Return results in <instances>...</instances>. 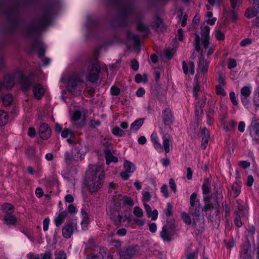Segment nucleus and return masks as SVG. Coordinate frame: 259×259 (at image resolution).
Returning a JSON list of instances; mask_svg holds the SVG:
<instances>
[{
  "mask_svg": "<svg viewBox=\"0 0 259 259\" xmlns=\"http://www.w3.org/2000/svg\"><path fill=\"white\" fill-rule=\"evenodd\" d=\"M64 160L66 163H71L74 160V156L72 153H70L68 151L64 153Z\"/></svg>",
  "mask_w": 259,
  "mask_h": 259,
  "instance_id": "48",
  "label": "nucleus"
},
{
  "mask_svg": "<svg viewBox=\"0 0 259 259\" xmlns=\"http://www.w3.org/2000/svg\"><path fill=\"white\" fill-rule=\"evenodd\" d=\"M84 147L80 143H75L72 149V153L73 154L74 160L78 161L83 158L86 152L84 150Z\"/></svg>",
  "mask_w": 259,
  "mask_h": 259,
  "instance_id": "11",
  "label": "nucleus"
},
{
  "mask_svg": "<svg viewBox=\"0 0 259 259\" xmlns=\"http://www.w3.org/2000/svg\"><path fill=\"white\" fill-rule=\"evenodd\" d=\"M113 135L118 137H123L125 135V133L124 131L120 129L118 126H115L112 129V131Z\"/></svg>",
  "mask_w": 259,
  "mask_h": 259,
  "instance_id": "46",
  "label": "nucleus"
},
{
  "mask_svg": "<svg viewBox=\"0 0 259 259\" xmlns=\"http://www.w3.org/2000/svg\"><path fill=\"white\" fill-rule=\"evenodd\" d=\"M202 44L205 41H209V34L210 28L207 25H205L201 28Z\"/></svg>",
  "mask_w": 259,
  "mask_h": 259,
  "instance_id": "29",
  "label": "nucleus"
},
{
  "mask_svg": "<svg viewBox=\"0 0 259 259\" xmlns=\"http://www.w3.org/2000/svg\"><path fill=\"white\" fill-rule=\"evenodd\" d=\"M160 133L162 135V145L159 142V139L157 134L156 132H153L151 135V140L153 144L155 149L161 152L163 148L166 153L170 151V146L171 145L172 142L170 139V135L167 133H164L162 127H160Z\"/></svg>",
  "mask_w": 259,
  "mask_h": 259,
  "instance_id": "5",
  "label": "nucleus"
},
{
  "mask_svg": "<svg viewBox=\"0 0 259 259\" xmlns=\"http://www.w3.org/2000/svg\"><path fill=\"white\" fill-rule=\"evenodd\" d=\"M86 259H112V257L107 249H103L97 254H92Z\"/></svg>",
  "mask_w": 259,
  "mask_h": 259,
  "instance_id": "20",
  "label": "nucleus"
},
{
  "mask_svg": "<svg viewBox=\"0 0 259 259\" xmlns=\"http://www.w3.org/2000/svg\"><path fill=\"white\" fill-rule=\"evenodd\" d=\"M68 215V213L66 211H62L58 216L55 219L54 222L56 226H60L64 221V219Z\"/></svg>",
  "mask_w": 259,
  "mask_h": 259,
  "instance_id": "32",
  "label": "nucleus"
},
{
  "mask_svg": "<svg viewBox=\"0 0 259 259\" xmlns=\"http://www.w3.org/2000/svg\"><path fill=\"white\" fill-rule=\"evenodd\" d=\"M99 74L97 73L92 72L90 71L88 73L87 77L89 81L92 82H96L99 79Z\"/></svg>",
  "mask_w": 259,
  "mask_h": 259,
  "instance_id": "42",
  "label": "nucleus"
},
{
  "mask_svg": "<svg viewBox=\"0 0 259 259\" xmlns=\"http://www.w3.org/2000/svg\"><path fill=\"white\" fill-rule=\"evenodd\" d=\"M241 184L239 182H235L233 184L231 189L229 191L230 196L233 198L237 197L241 192Z\"/></svg>",
  "mask_w": 259,
  "mask_h": 259,
  "instance_id": "24",
  "label": "nucleus"
},
{
  "mask_svg": "<svg viewBox=\"0 0 259 259\" xmlns=\"http://www.w3.org/2000/svg\"><path fill=\"white\" fill-rule=\"evenodd\" d=\"M110 218L117 227L120 226L121 224L125 221L122 215H120L118 212L111 214Z\"/></svg>",
  "mask_w": 259,
  "mask_h": 259,
  "instance_id": "30",
  "label": "nucleus"
},
{
  "mask_svg": "<svg viewBox=\"0 0 259 259\" xmlns=\"http://www.w3.org/2000/svg\"><path fill=\"white\" fill-rule=\"evenodd\" d=\"M91 69L92 70L91 71L92 72L97 73L99 74L101 70V67L98 63H93L91 65Z\"/></svg>",
  "mask_w": 259,
  "mask_h": 259,
  "instance_id": "56",
  "label": "nucleus"
},
{
  "mask_svg": "<svg viewBox=\"0 0 259 259\" xmlns=\"http://www.w3.org/2000/svg\"><path fill=\"white\" fill-rule=\"evenodd\" d=\"M2 100L5 105L9 106L13 101V97L11 94H7L3 96Z\"/></svg>",
  "mask_w": 259,
  "mask_h": 259,
  "instance_id": "44",
  "label": "nucleus"
},
{
  "mask_svg": "<svg viewBox=\"0 0 259 259\" xmlns=\"http://www.w3.org/2000/svg\"><path fill=\"white\" fill-rule=\"evenodd\" d=\"M82 81L80 74L77 72L73 73L70 76L68 81V90L75 96L78 95L80 94L81 90L77 89V84L79 82Z\"/></svg>",
  "mask_w": 259,
  "mask_h": 259,
  "instance_id": "7",
  "label": "nucleus"
},
{
  "mask_svg": "<svg viewBox=\"0 0 259 259\" xmlns=\"http://www.w3.org/2000/svg\"><path fill=\"white\" fill-rule=\"evenodd\" d=\"M206 101L205 97L197 102L195 106V115L197 116L201 115L203 113V108L204 106Z\"/></svg>",
  "mask_w": 259,
  "mask_h": 259,
  "instance_id": "28",
  "label": "nucleus"
},
{
  "mask_svg": "<svg viewBox=\"0 0 259 259\" xmlns=\"http://www.w3.org/2000/svg\"><path fill=\"white\" fill-rule=\"evenodd\" d=\"M73 225L69 223L66 224L62 228L63 236L66 238H70L73 232Z\"/></svg>",
  "mask_w": 259,
  "mask_h": 259,
  "instance_id": "26",
  "label": "nucleus"
},
{
  "mask_svg": "<svg viewBox=\"0 0 259 259\" xmlns=\"http://www.w3.org/2000/svg\"><path fill=\"white\" fill-rule=\"evenodd\" d=\"M200 38L199 35H195V50L197 52H199L200 50Z\"/></svg>",
  "mask_w": 259,
  "mask_h": 259,
  "instance_id": "57",
  "label": "nucleus"
},
{
  "mask_svg": "<svg viewBox=\"0 0 259 259\" xmlns=\"http://www.w3.org/2000/svg\"><path fill=\"white\" fill-rule=\"evenodd\" d=\"M229 97L230 100L234 105L237 106L238 105V102L236 98L235 94L234 92L230 93Z\"/></svg>",
  "mask_w": 259,
  "mask_h": 259,
  "instance_id": "60",
  "label": "nucleus"
},
{
  "mask_svg": "<svg viewBox=\"0 0 259 259\" xmlns=\"http://www.w3.org/2000/svg\"><path fill=\"white\" fill-rule=\"evenodd\" d=\"M204 205L202 208L203 211H207L209 210L217 208L219 206L218 196L215 193L211 194V196H205L203 198Z\"/></svg>",
  "mask_w": 259,
  "mask_h": 259,
  "instance_id": "9",
  "label": "nucleus"
},
{
  "mask_svg": "<svg viewBox=\"0 0 259 259\" xmlns=\"http://www.w3.org/2000/svg\"><path fill=\"white\" fill-rule=\"evenodd\" d=\"M73 135V132L68 128H65L61 132V136L63 138H66L69 137V135L72 136Z\"/></svg>",
  "mask_w": 259,
  "mask_h": 259,
  "instance_id": "59",
  "label": "nucleus"
},
{
  "mask_svg": "<svg viewBox=\"0 0 259 259\" xmlns=\"http://www.w3.org/2000/svg\"><path fill=\"white\" fill-rule=\"evenodd\" d=\"M237 66L236 61L234 59L230 58L228 60V68L229 69H232L236 67Z\"/></svg>",
  "mask_w": 259,
  "mask_h": 259,
  "instance_id": "58",
  "label": "nucleus"
},
{
  "mask_svg": "<svg viewBox=\"0 0 259 259\" xmlns=\"http://www.w3.org/2000/svg\"><path fill=\"white\" fill-rule=\"evenodd\" d=\"M131 67L134 71L138 70L139 67L138 61L136 59L132 60L131 61Z\"/></svg>",
  "mask_w": 259,
  "mask_h": 259,
  "instance_id": "64",
  "label": "nucleus"
},
{
  "mask_svg": "<svg viewBox=\"0 0 259 259\" xmlns=\"http://www.w3.org/2000/svg\"><path fill=\"white\" fill-rule=\"evenodd\" d=\"M162 118L164 125L170 126L175 121V117L169 108H166L162 111Z\"/></svg>",
  "mask_w": 259,
  "mask_h": 259,
  "instance_id": "13",
  "label": "nucleus"
},
{
  "mask_svg": "<svg viewBox=\"0 0 259 259\" xmlns=\"http://www.w3.org/2000/svg\"><path fill=\"white\" fill-rule=\"evenodd\" d=\"M32 91L35 98L38 100L42 98L45 92L42 85L39 83H36L33 85Z\"/></svg>",
  "mask_w": 259,
  "mask_h": 259,
  "instance_id": "21",
  "label": "nucleus"
},
{
  "mask_svg": "<svg viewBox=\"0 0 259 259\" xmlns=\"http://www.w3.org/2000/svg\"><path fill=\"white\" fill-rule=\"evenodd\" d=\"M202 193L204 195L208 194L210 192V182L207 179H204L202 186Z\"/></svg>",
  "mask_w": 259,
  "mask_h": 259,
  "instance_id": "35",
  "label": "nucleus"
},
{
  "mask_svg": "<svg viewBox=\"0 0 259 259\" xmlns=\"http://www.w3.org/2000/svg\"><path fill=\"white\" fill-rule=\"evenodd\" d=\"M255 119H252L250 125V135L252 140L257 143L259 141V123L255 122Z\"/></svg>",
  "mask_w": 259,
  "mask_h": 259,
  "instance_id": "16",
  "label": "nucleus"
},
{
  "mask_svg": "<svg viewBox=\"0 0 259 259\" xmlns=\"http://www.w3.org/2000/svg\"><path fill=\"white\" fill-rule=\"evenodd\" d=\"M18 78L21 81L22 88L24 92L28 91L34 82V77L32 75L25 76L21 70H17L14 74H8L4 79L3 86L7 89L12 88L15 83V78Z\"/></svg>",
  "mask_w": 259,
  "mask_h": 259,
  "instance_id": "4",
  "label": "nucleus"
},
{
  "mask_svg": "<svg viewBox=\"0 0 259 259\" xmlns=\"http://www.w3.org/2000/svg\"><path fill=\"white\" fill-rule=\"evenodd\" d=\"M135 21L137 24V30L141 32L144 36H148L150 33V30L148 27L143 22L141 17L136 16Z\"/></svg>",
  "mask_w": 259,
  "mask_h": 259,
  "instance_id": "15",
  "label": "nucleus"
},
{
  "mask_svg": "<svg viewBox=\"0 0 259 259\" xmlns=\"http://www.w3.org/2000/svg\"><path fill=\"white\" fill-rule=\"evenodd\" d=\"M106 5L118 9L124 17L132 13L133 11L132 0H110Z\"/></svg>",
  "mask_w": 259,
  "mask_h": 259,
  "instance_id": "6",
  "label": "nucleus"
},
{
  "mask_svg": "<svg viewBox=\"0 0 259 259\" xmlns=\"http://www.w3.org/2000/svg\"><path fill=\"white\" fill-rule=\"evenodd\" d=\"M234 213L236 214V217L234 219L235 225L238 227H240L242 225L240 216L242 213H239V212L236 210L234 211Z\"/></svg>",
  "mask_w": 259,
  "mask_h": 259,
  "instance_id": "47",
  "label": "nucleus"
},
{
  "mask_svg": "<svg viewBox=\"0 0 259 259\" xmlns=\"http://www.w3.org/2000/svg\"><path fill=\"white\" fill-rule=\"evenodd\" d=\"M201 135L202 137L201 148L205 149L210 139L209 132L206 128H203L201 132Z\"/></svg>",
  "mask_w": 259,
  "mask_h": 259,
  "instance_id": "23",
  "label": "nucleus"
},
{
  "mask_svg": "<svg viewBox=\"0 0 259 259\" xmlns=\"http://www.w3.org/2000/svg\"><path fill=\"white\" fill-rule=\"evenodd\" d=\"M39 133L41 139L47 140L51 137V130L48 124L44 123L39 127Z\"/></svg>",
  "mask_w": 259,
  "mask_h": 259,
  "instance_id": "18",
  "label": "nucleus"
},
{
  "mask_svg": "<svg viewBox=\"0 0 259 259\" xmlns=\"http://www.w3.org/2000/svg\"><path fill=\"white\" fill-rule=\"evenodd\" d=\"M215 103L214 102H211L209 104L208 109L206 112V115H210L212 116H214L215 113Z\"/></svg>",
  "mask_w": 259,
  "mask_h": 259,
  "instance_id": "53",
  "label": "nucleus"
},
{
  "mask_svg": "<svg viewBox=\"0 0 259 259\" xmlns=\"http://www.w3.org/2000/svg\"><path fill=\"white\" fill-rule=\"evenodd\" d=\"M2 209L6 214H12L14 211V207L10 203H5L2 206Z\"/></svg>",
  "mask_w": 259,
  "mask_h": 259,
  "instance_id": "43",
  "label": "nucleus"
},
{
  "mask_svg": "<svg viewBox=\"0 0 259 259\" xmlns=\"http://www.w3.org/2000/svg\"><path fill=\"white\" fill-rule=\"evenodd\" d=\"M173 206L170 203H167L166 208L164 210V213L167 217H169L172 214Z\"/></svg>",
  "mask_w": 259,
  "mask_h": 259,
  "instance_id": "50",
  "label": "nucleus"
},
{
  "mask_svg": "<svg viewBox=\"0 0 259 259\" xmlns=\"http://www.w3.org/2000/svg\"><path fill=\"white\" fill-rule=\"evenodd\" d=\"M133 213L135 216L139 218H142L143 216V211L142 209L138 206L134 207Z\"/></svg>",
  "mask_w": 259,
  "mask_h": 259,
  "instance_id": "54",
  "label": "nucleus"
},
{
  "mask_svg": "<svg viewBox=\"0 0 259 259\" xmlns=\"http://www.w3.org/2000/svg\"><path fill=\"white\" fill-rule=\"evenodd\" d=\"M27 257L28 259H53L52 253L50 251H46L40 254L29 253L27 254Z\"/></svg>",
  "mask_w": 259,
  "mask_h": 259,
  "instance_id": "19",
  "label": "nucleus"
},
{
  "mask_svg": "<svg viewBox=\"0 0 259 259\" xmlns=\"http://www.w3.org/2000/svg\"><path fill=\"white\" fill-rule=\"evenodd\" d=\"M144 123V119L140 118L136 120L131 125V131H137L143 125Z\"/></svg>",
  "mask_w": 259,
  "mask_h": 259,
  "instance_id": "38",
  "label": "nucleus"
},
{
  "mask_svg": "<svg viewBox=\"0 0 259 259\" xmlns=\"http://www.w3.org/2000/svg\"><path fill=\"white\" fill-rule=\"evenodd\" d=\"M81 116V113L80 111L76 110L75 111L72 117V119L73 121H78Z\"/></svg>",
  "mask_w": 259,
  "mask_h": 259,
  "instance_id": "61",
  "label": "nucleus"
},
{
  "mask_svg": "<svg viewBox=\"0 0 259 259\" xmlns=\"http://www.w3.org/2000/svg\"><path fill=\"white\" fill-rule=\"evenodd\" d=\"M216 94L218 95H222L223 96L226 95V92L220 84H218L216 86Z\"/></svg>",
  "mask_w": 259,
  "mask_h": 259,
  "instance_id": "55",
  "label": "nucleus"
},
{
  "mask_svg": "<svg viewBox=\"0 0 259 259\" xmlns=\"http://www.w3.org/2000/svg\"><path fill=\"white\" fill-rule=\"evenodd\" d=\"M197 194L195 192L193 193L190 196V207L200 206V201L197 198Z\"/></svg>",
  "mask_w": 259,
  "mask_h": 259,
  "instance_id": "37",
  "label": "nucleus"
},
{
  "mask_svg": "<svg viewBox=\"0 0 259 259\" xmlns=\"http://www.w3.org/2000/svg\"><path fill=\"white\" fill-rule=\"evenodd\" d=\"M137 252L136 246H130L124 248L120 253V256L123 259H130Z\"/></svg>",
  "mask_w": 259,
  "mask_h": 259,
  "instance_id": "17",
  "label": "nucleus"
},
{
  "mask_svg": "<svg viewBox=\"0 0 259 259\" xmlns=\"http://www.w3.org/2000/svg\"><path fill=\"white\" fill-rule=\"evenodd\" d=\"M201 207L200 206L190 207L189 213L194 217L196 219L198 218L200 216Z\"/></svg>",
  "mask_w": 259,
  "mask_h": 259,
  "instance_id": "39",
  "label": "nucleus"
},
{
  "mask_svg": "<svg viewBox=\"0 0 259 259\" xmlns=\"http://www.w3.org/2000/svg\"><path fill=\"white\" fill-rule=\"evenodd\" d=\"M105 179L102 167L98 165L92 166L87 176L86 182L88 190L91 193L97 192L101 188Z\"/></svg>",
  "mask_w": 259,
  "mask_h": 259,
  "instance_id": "1",
  "label": "nucleus"
},
{
  "mask_svg": "<svg viewBox=\"0 0 259 259\" xmlns=\"http://www.w3.org/2000/svg\"><path fill=\"white\" fill-rule=\"evenodd\" d=\"M124 171L120 172V175L124 180H127L131 176V174L134 172L136 169L135 165L128 160H125L123 163Z\"/></svg>",
  "mask_w": 259,
  "mask_h": 259,
  "instance_id": "10",
  "label": "nucleus"
},
{
  "mask_svg": "<svg viewBox=\"0 0 259 259\" xmlns=\"http://www.w3.org/2000/svg\"><path fill=\"white\" fill-rule=\"evenodd\" d=\"M234 206L236 209H237L238 210L236 211H238L239 213H242V212L245 208V205L243 201L240 199L236 200Z\"/></svg>",
  "mask_w": 259,
  "mask_h": 259,
  "instance_id": "40",
  "label": "nucleus"
},
{
  "mask_svg": "<svg viewBox=\"0 0 259 259\" xmlns=\"http://www.w3.org/2000/svg\"><path fill=\"white\" fill-rule=\"evenodd\" d=\"M251 93V88L250 86H244L240 90V100L242 104L247 108L249 104V97Z\"/></svg>",
  "mask_w": 259,
  "mask_h": 259,
  "instance_id": "12",
  "label": "nucleus"
},
{
  "mask_svg": "<svg viewBox=\"0 0 259 259\" xmlns=\"http://www.w3.org/2000/svg\"><path fill=\"white\" fill-rule=\"evenodd\" d=\"M127 36L129 39L133 40L135 45H138L140 43V38L138 35L133 34L130 31H127Z\"/></svg>",
  "mask_w": 259,
  "mask_h": 259,
  "instance_id": "45",
  "label": "nucleus"
},
{
  "mask_svg": "<svg viewBox=\"0 0 259 259\" xmlns=\"http://www.w3.org/2000/svg\"><path fill=\"white\" fill-rule=\"evenodd\" d=\"M202 45H203V48H202L201 53H202L203 52H205V53L204 54V58H206L205 57L206 56L207 58H208L213 53V52L214 51V48H213L212 47H210L209 46V41L203 42Z\"/></svg>",
  "mask_w": 259,
  "mask_h": 259,
  "instance_id": "27",
  "label": "nucleus"
},
{
  "mask_svg": "<svg viewBox=\"0 0 259 259\" xmlns=\"http://www.w3.org/2000/svg\"><path fill=\"white\" fill-rule=\"evenodd\" d=\"M236 122L234 120H231L224 125V128L226 131L234 130Z\"/></svg>",
  "mask_w": 259,
  "mask_h": 259,
  "instance_id": "52",
  "label": "nucleus"
},
{
  "mask_svg": "<svg viewBox=\"0 0 259 259\" xmlns=\"http://www.w3.org/2000/svg\"><path fill=\"white\" fill-rule=\"evenodd\" d=\"M204 53L205 52H203L202 53H201L198 63V70L203 74L207 72L210 63L209 60L204 58Z\"/></svg>",
  "mask_w": 259,
  "mask_h": 259,
  "instance_id": "14",
  "label": "nucleus"
},
{
  "mask_svg": "<svg viewBox=\"0 0 259 259\" xmlns=\"http://www.w3.org/2000/svg\"><path fill=\"white\" fill-rule=\"evenodd\" d=\"M52 11L53 7L52 6L44 9L38 19L37 23L26 26L23 30V34L29 38L33 37L35 35L39 32L41 28L50 24Z\"/></svg>",
  "mask_w": 259,
  "mask_h": 259,
  "instance_id": "2",
  "label": "nucleus"
},
{
  "mask_svg": "<svg viewBox=\"0 0 259 259\" xmlns=\"http://www.w3.org/2000/svg\"><path fill=\"white\" fill-rule=\"evenodd\" d=\"M19 8L17 5H12L10 3L4 0L0 1V14L7 17L10 23V33H14L16 31L19 24L18 15Z\"/></svg>",
  "mask_w": 259,
  "mask_h": 259,
  "instance_id": "3",
  "label": "nucleus"
},
{
  "mask_svg": "<svg viewBox=\"0 0 259 259\" xmlns=\"http://www.w3.org/2000/svg\"><path fill=\"white\" fill-rule=\"evenodd\" d=\"M175 225L172 222H167L162 227L160 236L164 241L169 242L175 233Z\"/></svg>",
  "mask_w": 259,
  "mask_h": 259,
  "instance_id": "8",
  "label": "nucleus"
},
{
  "mask_svg": "<svg viewBox=\"0 0 259 259\" xmlns=\"http://www.w3.org/2000/svg\"><path fill=\"white\" fill-rule=\"evenodd\" d=\"M181 218L183 219V221L185 223V224L187 225L190 226L191 223V219L190 217L188 215V213L185 212H182L181 213Z\"/></svg>",
  "mask_w": 259,
  "mask_h": 259,
  "instance_id": "49",
  "label": "nucleus"
},
{
  "mask_svg": "<svg viewBox=\"0 0 259 259\" xmlns=\"http://www.w3.org/2000/svg\"><path fill=\"white\" fill-rule=\"evenodd\" d=\"M8 121V115L4 111H0V126L6 124Z\"/></svg>",
  "mask_w": 259,
  "mask_h": 259,
  "instance_id": "41",
  "label": "nucleus"
},
{
  "mask_svg": "<svg viewBox=\"0 0 259 259\" xmlns=\"http://www.w3.org/2000/svg\"><path fill=\"white\" fill-rule=\"evenodd\" d=\"M152 27L157 32H163L166 30V27L162 20L159 18H156L153 24Z\"/></svg>",
  "mask_w": 259,
  "mask_h": 259,
  "instance_id": "22",
  "label": "nucleus"
},
{
  "mask_svg": "<svg viewBox=\"0 0 259 259\" xmlns=\"http://www.w3.org/2000/svg\"><path fill=\"white\" fill-rule=\"evenodd\" d=\"M55 259H66V254L63 250H57L55 253Z\"/></svg>",
  "mask_w": 259,
  "mask_h": 259,
  "instance_id": "51",
  "label": "nucleus"
},
{
  "mask_svg": "<svg viewBox=\"0 0 259 259\" xmlns=\"http://www.w3.org/2000/svg\"><path fill=\"white\" fill-rule=\"evenodd\" d=\"M105 154L107 164H109L111 162L116 163L118 161L117 158L113 156L109 150H106Z\"/></svg>",
  "mask_w": 259,
  "mask_h": 259,
  "instance_id": "31",
  "label": "nucleus"
},
{
  "mask_svg": "<svg viewBox=\"0 0 259 259\" xmlns=\"http://www.w3.org/2000/svg\"><path fill=\"white\" fill-rule=\"evenodd\" d=\"M248 251V246L247 245H243L240 253V259H251Z\"/></svg>",
  "mask_w": 259,
  "mask_h": 259,
  "instance_id": "34",
  "label": "nucleus"
},
{
  "mask_svg": "<svg viewBox=\"0 0 259 259\" xmlns=\"http://www.w3.org/2000/svg\"><path fill=\"white\" fill-rule=\"evenodd\" d=\"M4 221L8 225H15L17 223V218L12 214H6L4 216Z\"/></svg>",
  "mask_w": 259,
  "mask_h": 259,
  "instance_id": "33",
  "label": "nucleus"
},
{
  "mask_svg": "<svg viewBox=\"0 0 259 259\" xmlns=\"http://www.w3.org/2000/svg\"><path fill=\"white\" fill-rule=\"evenodd\" d=\"M215 36L219 40H223L225 38L224 34L221 31L216 30L215 31Z\"/></svg>",
  "mask_w": 259,
  "mask_h": 259,
  "instance_id": "63",
  "label": "nucleus"
},
{
  "mask_svg": "<svg viewBox=\"0 0 259 259\" xmlns=\"http://www.w3.org/2000/svg\"><path fill=\"white\" fill-rule=\"evenodd\" d=\"M32 49L35 50L38 49V55L39 58L42 57L45 54V48L42 43L39 40H36L34 41L32 44Z\"/></svg>",
  "mask_w": 259,
  "mask_h": 259,
  "instance_id": "25",
  "label": "nucleus"
},
{
  "mask_svg": "<svg viewBox=\"0 0 259 259\" xmlns=\"http://www.w3.org/2000/svg\"><path fill=\"white\" fill-rule=\"evenodd\" d=\"M161 192L163 193V196L165 198L169 197L168 188L166 185H163L161 188Z\"/></svg>",
  "mask_w": 259,
  "mask_h": 259,
  "instance_id": "62",
  "label": "nucleus"
},
{
  "mask_svg": "<svg viewBox=\"0 0 259 259\" xmlns=\"http://www.w3.org/2000/svg\"><path fill=\"white\" fill-rule=\"evenodd\" d=\"M258 13V11L254 7L248 8L246 10L245 16L248 19L255 17Z\"/></svg>",
  "mask_w": 259,
  "mask_h": 259,
  "instance_id": "36",
  "label": "nucleus"
}]
</instances>
